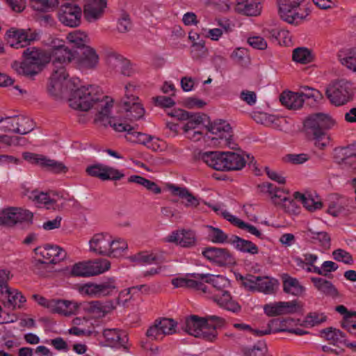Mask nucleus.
Returning <instances> with one entry per match:
<instances>
[{"instance_id": "1", "label": "nucleus", "mask_w": 356, "mask_h": 356, "mask_svg": "<svg viewBox=\"0 0 356 356\" xmlns=\"http://www.w3.org/2000/svg\"><path fill=\"white\" fill-rule=\"evenodd\" d=\"M45 44L47 47L46 53L54 65L48 90L52 95L60 97L72 85V81L67 79L65 67L75 59L76 51L70 49L65 46V41L57 37H49Z\"/></svg>"}, {"instance_id": "2", "label": "nucleus", "mask_w": 356, "mask_h": 356, "mask_svg": "<svg viewBox=\"0 0 356 356\" xmlns=\"http://www.w3.org/2000/svg\"><path fill=\"white\" fill-rule=\"evenodd\" d=\"M67 100L69 106L73 109L83 111L91 108L95 110V122H102L104 124L110 122L113 99L104 96L97 87L88 86L72 89Z\"/></svg>"}, {"instance_id": "3", "label": "nucleus", "mask_w": 356, "mask_h": 356, "mask_svg": "<svg viewBox=\"0 0 356 356\" xmlns=\"http://www.w3.org/2000/svg\"><path fill=\"white\" fill-rule=\"evenodd\" d=\"M88 246L90 252L112 258L122 257L128 250L125 240L113 237L108 232L93 234L88 241Z\"/></svg>"}, {"instance_id": "4", "label": "nucleus", "mask_w": 356, "mask_h": 356, "mask_svg": "<svg viewBox=\"0 0 356 356\" xmlns=\"http://www.w3.org/2000/svg\"><path fill=\"white\" fill-rule=\"evenodd\" d=\"M305 125L311 130L316 146L323 149L328 145L330 140L324 130L334 128L337 122L328 113H317L307 118Z\"/></svg>"}, {"instance_id": "5", "label": "nucleus", "mask_w": 356, "mask_h": 356, "mask_svg": "<svg viewBox=\"0 0 356 356\" xmlns=\"http://www.w3.org/2000/svg\"><path fill=\"white\" fill-rule=\"evenodd\" d=\"M220 321L221 319L216 316L207 318L191 316L186 319L184 330L192 336L213 341L217 337L216 326Z\"/></svg>"}, {"instance_id": "6", "label": "nucleus", "mask_w": 356, "mask_h": 356, "mask_svg": "<svg viewBox=\"0 0 356 356\" xmlns=\"http://www.w3.org/2000/svg\"><path fill=\"white\" fill-rule=\"evenodd\" d=\"M23 56V62L15 61L12 65L13 68L19 74L33 76L41 70L42 66L51 62L46 51H42L35 47L26 49Z\"/></svg>"}, {"instance_id": "7", "label": "nucleus", "mask_w": 356, "mask_h": 356, "mask_svg": "<svg viewBox=\"0 0 356 356\" xmlns=\"http://www.w3.org/2000/svg\"><path fill=\"white\" fill-rule=\"evenodd\" d=\"M34 253L38 260L34 270L41 276L46 275L43 270L49 267L48 264L59 263L66 257V252L63 248L52 244L39 246L34 249Z\"/></svg>"}, {"instance_id": "8", "label": "nucleus", "mask_w": 356, "mask_h": 356, "mask_svg": "<svg viewBox=\"0 0 356 356\" xmlns=\"http://www.w3.org/2000/svg\"><path fill=\"white\" fill-rule=\"evenodd\" d=\"M303 1L304 0H277L279 16L288 24L299 25L309 15V10L302 6Z\"/></svg>"}, {"instance_id": "9", "label": "nucleus", "mask_w": 356, "mask_h": 356, "mask_svg": "<svg viewBox=\"0 0 356 356\" xmlns=\"http://www.w3.org/2000/svg\"><path fill=\"white\" fill-rule=\"evenodd\" d=\"M210 144L215 147H230L233 143L230 124L222 120H215L206 125Z\"/></svg>"}, {"instance_id": "10", "label": "nucleus", "mask_w": 356, "mask_h": 356, "mask_svg": "<svg viewBox=\"0 0 356 356\" xmlns=\"http://www.w3.org/2000/svg\"><path fill=\"white\" fill-rule=\"evenodd\" d=\"M118 290L117 283L113 277H108L99 283L88 282L78 286L80 294L94 298L113 296Z\"/></svg>"}, {"instance_id": "11", "label": "nucleus", "mask_w": 356, "mask_h": 356, "mask_svg": "<svg viewBox=\"0 0 356 356\" xmlns=\"http://www.w3.org/2000/svg\"><path fill=\"white\" fill-rule=\"evenodd\" d=\"M25 195L38 207L52 210L65 209L70 202V200L64 199L58 195L51 197L48 193L39 191H27Z\"/></svg>"}, {"instance_id": "12", "label": "nucleus", "mask_w": 356, "mask_h": 356, "mask_svg": "<svg viewBox=\"0 0 356 356\" xmlns=\"http://www.w3.org/2000/svg\"><path fill=\"white\" fill-rule=\"evenodd\" d=\"M326 95L333 105L343 106L352 98V84L344 79L332 82L327 88Z\"/></svg>"}, {"instance_id": "13", "label": "nucleus", "mask_w": 356, "mask_h": 356, "mask_svg": "<svg viewBox=\"0 0 356 356\" xmlns=\"http://www.w3.org/2000/svg\"><path fill=\"white\" fill-rule=\"evenodd\" d=\"M243 284L249 291L271 295L277 291L279 282L272 277L249 275L243 279Z\"/></svg>"}, {"instance_id": "14", "label": "nucleus", "mask_w": 356, "mask_h": 356, "mask_svg": "<svg viewBox=\"0 0 356 356\" xmlns=\"http://www.w3.org/2000/svg\"><path fill=\"white\" fill-rule=\"evenodd\" d=\"M207 116L201 113H191L181 127L184 136L190 140L198 141L202 136V128L206 127Z\"/></svg>"}, {"instance_id": "15", "label": "nucleus", "mask_w": 356, "mask_h": 356, "mask_svg": "<svg viewBox=\"0 0 356 356\" xmlns=\"http://www.w3.org/2000/svg\"><path fill=\"white\" fill-rule=\"evenodd\" d=\"M137 86L133 83L125 85V97L123 99L124 108L129 113L127 117L131 120H138L145 113V109L138 100V98L133 95Z\"/></svg>"}, {"instance_id": "16", "label": "nucleus", "mask_w": 356, "mask_h": 356, "mask_svg": "<svg viewBox=\"0 0 356 356\" xmlns=\"http://www.w3.org/2000/svg\"><path fill=\"white\" fill-rule=\"evenodd\" d=\"M38 35L31 29H17L12 27L6 33V40L8 44L15 49H19L29 45L37 40Z\"/></svg>"}, {"instance_id": "17", "label": "nucleus", "mask_w": 356, "mask_h": 356, "mask_svg": "<svg viewBox=\"0 0 356 356\" xmlns=\"http://www.w3.org/2000/svg\"><path fill=\"white\" fill-rule=\"evenodd\" d=\"M83 13L81 8L75 3L63 4L58 12L59 22L65 26L76 28L81 23Z\"/></svg>"}, {"instance_id": "18", "label": "nucleus", "mask_w": 356, "mask_h": 356, "mask_svg": "<svg viewBox=\"0 0 356 356\" xmlns=\"http://www.w3.org/2000/svg\"><path fill=\"white\" fill-rule=\"evenodd\" d=\"M319 92L310 88H305V92H293L291 91L284 92L280 97L283 105L290 109H298L303 105L305 99H317Z\"/></svg>"}, {"instance_id": "19", "label": "nucleus", "mask_w": 356, "mask_h": 356, "mask_svg": "<svg viewBox=\"0 0 356 356\" xmlns=\"http://www.w3.org/2000/svg\"><path fill=\"white\" fill-rule=\"evenodd\" d=\"M33 213L19 207H8L0 212V222L8 226H13L19 222H31Z\"/></svg>"}, {"instance_id": "20", "label": "nucleus", "mask_w": 356, "mask_h": 356, "mask_svg": "<svg viewBox=\"0 0 356 356\" xmlns=\"http://www.w3.org/2000/svg\"><path fill=\"white\" fill-rule=\"evenodd\" d=\"M263 309L266 316L273 317L297 313L300 305L297 300L272 302L264 305Z\"/></svg>"}, {"instance_id": "21", "label": "nucleus", "mask_w": 356, "mask_h": 356, "mask_svg": "<svg viewBox=\"0 0 356 356\" xmlns=\"http://www.w3.org/2000/svg\"><path fill=\"white\" fill-rule=\"evenodd\" d=\"M23 158L31 164L46 168L55 173L65 172L67 170L63 163L54 159H50L43 155L31 152H24L23 154Z\"/></svg>"}, {"instance_id": "22", "label": "nucleus", "mask_w": 356, "mask_h": 356, "mask_svg": "<svg viewBox=\"0 0 356 356\" xmlns=\"http://www.w3.org/2000/svg\"><path fill=\"white\" fill-rule=\"evenodd\" d=\"M202 253L210 262L220 266L235 263L232 254L225 248L209 247L203 250Z\"/></svg>"}, {"instance_id": "23", "label": "nucleus", "mask_w": 356, "mask_h": 356, "mask_svg": "<svg viewBox=\"0 0 356 356\" xmlns=\"http://www.w3.org/2000/svg\"><path fill=\"white\" fill-rule=\"evenodd\" d=\"M165 241L172 243L182 248H190L197 244V235L191 229H177L172 232L165 238Z\"/></svg>"}, {"instance_id": "24", "label": "nucleus", "mask_w": 356, "mask_h": 356, "mask_svg": "<svg viewBox=\"0 0 356 356\" xmlns=\"http://www.w3.org/2000/svg\"><path fill=\"white\" fill-rule=\"evenodd\" d=\"M87 174L92 177H96L102 180H119L124 177V175L118 169L105 165L102 163L90 165L86 169Z\"/></svg>"}, {"instance_id": "25", "label": "nucleus", "mask_w": 356, "mask_h": 356, "mask_svg": "<svg viewBox=\"0 0 356 356\" xmlns=\"http://www.w3.org/2000/svg\"><path fill=\"white\" fill-rule=\"evenodd\" d=\"M264 0H236L232 9L234 12L246 16H259L263 9Z\"/></svg>"}, {"instance_id": "26", "label": "nucleus", "mask_w": 356, "mask_h": 356, "mask_svg": "<svg viewBox=\"0 0 356 356\" xmlns=\"http://www.w3.org/2000/svg\"><path fill=\"white\" fill-rule=\"evenodd\" d=\"M107 6V0H87L82 10L86 20L94 23L99 20Z\"/></svg>"}, {"instance_id": "27", "label": "nucleus", "mask_w": 356, "mask_h": 356, "mask_svg": "<svg viewBox=\"0 0 356 356\" xmlns=\"http://www.w3.org/2000/svg\"><path fill=\"white\" fill-rule=\"evenodd\" d=\"M203 276L201 274H186L179 275L172 280V284L175 288L188 287L204 291L205 286L202 283Z\"/></svg>"}, {"instance_id": "28", "label": "nucleus", "mask_w": 356, "mask_h": 356, "mask_svg": "<svg viewBox=\"0 0 356 356\" xmlns=\"http://www.w3.org/2000/svg\"><path fill=\"white\" fill-rule=\"evenodd\" d=\"M72 62L74 63L81 70L94 69L99 63V56L93 48L87 47L81 57L77 56L76 51L75 59Z\"/></svg>"}, {"instance_id": "29", "label": "nucleus", "mask_w": 356, "mask_h": 356, "mask_svg": "<svg viewBox=\"0 0 356 356\" xmlns=\"http://www.w3.org/2000/svg\"><path fill=\"white\" fill-rule=\"evenodd\" d=\"M219 307L232 312H238L241 309L239 304L232 298L227 290L214 291L210 298Z\"/></svg>"}, {"instance_id": "30", "label": "nucleus", "mask_w": 356, "mask_h": 356, "mask_svg": "<svg viewBox=\"0 0 356 356\" xmlns=\"http://www.w3.org/2000/svg\"><path fill=\"white\" fill-rule=\"evenodd\" d=\"M305 235L311 243L318 245L323 250L330 248L331 238L327 232L317 230L312 225H309L305 231Z\"/></svg>"}, {"instance_id": "31", "label": "nucleus", "mask_w": 356, "mask_h": 356, "mask_svg": "<svg viewBox=\"0 0 356 356\" xmlns=\"http://www.w3.org/2000/svg\"><path fill=\"white\" fill-rule=\"evenodd\" d=\"M167 190L173 196L179 197L186 200V207H197L200 205L201 200L193 195L186 187H180L172 184L166 185Z\"/></svg>"}, {"instance_id": "32", "label": "nucleus", "mask_w": 356, "mask_h": 356, "mask_svg": "<svg viewBox=\"0 0 356 356\" xmlns=\"http://www.w3.org/2000/svg\"><path fill=\"white\" fill-rule=\"evenodd\" d=\"M115 308L113 300L92 301L86 304L85 309L95 318L104 317Z\"/></svg>"}, {"instance_id": "33", "label": "nucleus", "mask_w": 356, "mask_h": 356, "mask_svg": "<svg viewBox=\"0 0 356 356\" xmlns=\"http://www.w3.org/2000/svg\"><path fill=\"white\" fill-rule=\"evenodd\" d=\"M255 120L257 122L280 131H284L288 128L289 123L285 118L278 117L266 113H258L255 115Z\"/></svg>"}, {"instance_id": "34", "label": "nucleus", "mask_w": 356, "mask_h": 356, "mask_svg": "<svg viewBox=\"0 0 356 356\" xmlns=\"http://www.w3.org/2000/svg\"><path fill=\"white\" fill-rule=\"evenodd\" d=\"M224 171L240 170L243 169L247 160L245 156L234 152H222Z\"/></svg>"}, {"instance_id": "35", "label": "nucleus", "mask_w": 356, "mask_h": 356, "mask_svg": "<svg viewBox=\"0 0 356 356\" xmlns=\"http://www.w3.org/2000/svg\"><path fill=\"white\" fill-rule=\"evenodd\" d=\"M163 254L159 250L142 252L128 257V259L136 265H149L161 261Z\"/></svg>"}, {"instance_id": "36", "label": "nucleus", "mask_w": 356, "mask_h": 356, "mask_svg": "<svg viewBox=\"0 0 356 356\" xmlns=\"http://www.w3.org/2000/svg\"><path fill=\"white\" fill-rule=\"evenodd\" d=\"M295 199L302 204L309 211H314L321 209L323 204L321 197L316 193L302 194L296 192L293 194Z\"/></svg>"}, {"instance_id": "37", "label": "nucleus", "mask_w": 356, "mask_h": 356, "mask_svg": "<svg viewBox=\"0 0 356 356\" xmlns=\"http://www.w3.org/2000/svg\"><path fill=\"white\" fill-rule=\"evenodd\" d=\"M51 312L64 316H70L75 314L79 308V304L72 300L53 299Z\"/></svg>"}, {"instance_id": "38", "label": "nucleus", "mask_w": 356, "mask_h": 356, "mask_svg": "<svg viewBox=\"0 0 356 356\" xmlns=\"http://www.w3.org/2000/svg\"><path fill=\"white\" fill-rule=\"evenodd\" d=\"M318 259L316 254L306 253L302 255V257H297L294 258V262L299 268L305 272L317 274V273H320L318 266H316Z\"/></svg>"}, {"instance_id": "39", "label": "nucleus", "mask_w": 356, "mask_h": 356, "mask_svg": "<svg viewBox=\"0 0 356 356\" xmlns=\"http://www.w3.org/2000/svg\"><path fill=\"white\" fill-rule=\"evenodd\" d=\"M106 346L112 348H119L124 346L127 341V334L117 329H106L103 332Z\"/></svg>"}, {"instance_id": "40", "label": "nucleus", "mask_w": 356, "mask_h": 356, "mask_svg": "<svg viewBox=\"0 0 356 356\" xmlns=\"http://www.w3.org/2000/svg\"><path fill=\"white\" fill-rule=\"evenodd\" d=\"M218 28H202L201 33L204 38L217 42L222 38L225 33L231 31V25L228 22L218 20Z\"/></svg>"}, {"instance_id": "41", "label": "nucleus", "mask_w": 356, "mask_h": 356, "mask_svg": "<svg viewBox=\"0 0 356 356\" xmlns=\"http://www.w3.org/2000/svg\"><path fill=\"white\" fill-rule=\"evenodd\" d=\"M283 282V291L293 296H300L305 291V287L299 280L288 274H283L282 276Z\"/></svg>"}, {"instance_id": "42", "label": "nucleus", "mask_w": 356, "mask_h": 356, "mask_svg": "<svg viewBox=\"0 0 356 356\" xmlns=\"http://www.w3.org/2000/svg\"><path fill=\"white\" fill-rule=\"evenodd\" d=\"M108 63L111 67L122 74L127 76L130 74V61L123 56L115 52L111 53L108 56Z\"/></svg>"}, {"instance_id": "43", "label": "nucleus", "mask_w": 356, "mask_h": 356, "mask_svg": "<svg viewBox=\"0 0 356 356\" xmlns=\"http://www.w3.org/2000/svg\"><path fill=\"white\" fill-rule=\"evenodd\" d=\"M223 217L241 229L245 230L259 238H263L262 232L255 226L243 221L229 212H223Z\"/></svg>"}, {"instance_id": "44", "label": "nucleus", "mask_w": 356, "mask_h": 356, "mask_svg": "<svg viewBox=\"0 0 356 356\" xmlns=\"http://www.w3.org/2000/svg\"><path fill=\"white\" fill-rule=\"evenodd\" d=\"M259 187L261 191L264 193H267L272 202L280 207L287 197L283 189L277 188L270 183H264Z\"/></svg>"}, {"instance_id": "45", "label": "nucleus", "mask_w": 356, "mask_h": 356, "mask_svg": "<svg viewBox=\"0 0 356 356\" xmlns=\"http://www.w3.org/2000/svg\"><path fill=\"white\" fill-rule=\"evenodd\" d=\"M229 243L239 252L257 254L259 252L258 247L250 241L241 238L237 236H232Z\"/></svg>"}, {"instance_id": "46", "label": "nucleus", "mask_w": 356, "mask_h": 356, "mask_svg": "<svg viewBox=\"0 0 356 356\" xmlns=\"http://www.w3.org/2000/svg\"><path fill=\"white\" fill-rule=\"evenodd\" d=\"M202 161L210 168L224 171L223 152H207L202 154Z\"/></svg>"}, {"instance_id": "47", "label": "nucleus", "mask_w": 356, "mask_h": 356, "mask_svg": "<svg viewBox=\"0 0 356 356\" xmlns=\"http://www.w3.org/2000/svg\"><path fill=\"white\" fill-rule=\"evenodd\" d=\"M87 263L89 277L103 274L109 270L111 266V261L104 258L88 260Z\"/></svg>"}, {"instance_id": "48", "label": "nucleus", "mask_w": 356, "mask_h": 356, "mask_svg": "<svg viewBox=\"0 0 356 356\" xmlns=\"http://www.w3.org/2000/svg\"><path fill=\"white\" fill-rule=\"evenodd\" d=\"M287 321L288 320L273 319L268 322L266 328L254 330V334L260 337L271 333L286 332L288 331V328L286 327Z\"/></svg>"}, {"instance_id": "49", "label": "nucleus", "mask_w": 356, "mask_h": 356, "mask_svg": "<svg viewBox=\"0 0 356 356\" xmlns=\"http://www.w3.org/2000/svg\"><path fill=\"white\" fill-rule=\"evenodd\" d=\"M311 280L315 288L321 293L332 298L339 296L337 289L331 282L321 277H312Z\"/></svg>"}, {"instance_id": "50", "label": "nucleus", "mask_w": 356, "mask_h": 356, "mask_svg": "<svg viewBox=\"0 0 356 356\" xmlns=\"http://www.w3.org/2000/svg\"><path fill=\"white\" fill-rule=\"evenodd\" d=\"M66 40L72 46L81 48L90 42V38L86 32L81 30H75L67 35Z\"/></svg>"}, {"instance_id": "51", "label": "nucleus", "mask_w": 356, "mask_h": 356, "mask_svg": "<svg viewBox=\"0 0 356 356\" xmlns=\"http://www.w3.org/2000/svg\"><path fill=\"white\" fill-rule=\"evenodd\" d=\"M26 298L17 289H10L4 298V305L13 309L21 308L26 302Z\"/></svg>"}, {"instance_id": "52", "label": "nucleus", "mask_w": 356, "mask_h": 356, "mask_svg": "<svg viewBox=\"0 0 356 356\" xmlns=\"http://www.w3.org/2000/svg\"><path fill=\"white\" fill-rule=\"evenodd\" d=\"M339 58L343 66L353 72L356 71V47L340 51Z\"/></svg>"}, {"instance_id": "53", "label": "nucleus", "mask_w": 356, "mask_h": 356, "mask_svg": "<svg viewBox=\"0 0 356 356\" xmlns=\"http://www.w3.org/2000/svg\"><path fill=\"white\" fill-rule=\"evenodd\" d=\"M206 229L208 238L212 243L218 244L229 243L230 238L220 228L207 225Z\"/></svg>"}, {"instance_id": "54", "label": "nucleus", "mask_w": 356, "mask_h": 356, "mask_svg": "<svg viewBox=\"0 0 356 356\" xmlns=\"http://www.w3.org/2000/svg\"><path fill=\"white\" fill-rule=\"evenodd\" d=\"M128 181L135 183L143 186L149 192L158 195L161 193V188L156 183L139 175H131L128 178Z\"/></svg>"}, {"instance_id": "55", "label": "nucleus", "mask_w": 356, "mask_h": 356, "mask_svg": "<svg viewBox=\"0 0 356 356\" xmlns=\"http://www.w3.org/2000/svg\"><path fill=\"white\" fill-rule=\"evenodd\" d=\"M63 273L66 276L88 277V268L87 261L74 264L72 266L65 268Z\"/></svg>"}, {"instance_id": "56", "label": "nucleus", "mask_w": 356, "mask_h": 356, "mask_svg": "<svg viewBox=\"0 0 356 356\" xmlns=\"http://www.w3.org/2000/svg\"><path fill=\"white\" fill-rule=\"evenodd\" d=\"M201 275L203 276V279L205 278L207 282L213 285V286L216 289L215 291L225 290L230 285L229 280L221 275Z\"/></svg>"}, {"instance_id": "57", "label": "nucleus", "mask_w": 356, "mask_h": 356, "mask_svg": "<svg viewBox=\"0 0 356 356\" xmlns=\"http://www.w3.org/2000/svg\"><path fill=\"white\" fill-rule=\"evenodd\" d=\"M312 52L306 47H298L293 51V60L300 64H308L312 62Z\"/></svg>"}, {"instance_id": "58", "label": "nucleus", "mask_w": 356, "mask_h": 356, "mask_svg": "<svg viewBox=\"0 0 356 356\" xmlns=\"http://www.w3.org/2000/svg\"><path fill=\"white\" fill-rule=\"evenodd\" d=\"M320 336L325 339L335 344L344 340V335L341 331L333 327H328L320 332Z\"/></svg>"}, {"instance_id": "59", "label": "nucleus", "mask_w": 356, "mask_h": 356, "mask_svg": "<svg viewBox=\"0 0 356 356\" xmlns=\"http://www.w3.org/2000/svg\"><path fill=\"white\" fill-rule=\"evenodd\" d=\"M332 257L335 261L347 265H352L354 263L352 254L347 250L342 248H337L334 250L332 252Z\"/></svg>"}, {"instance_id": "60", "label": "nucleus", "mask_w": 356, "mask_h": 356, "mask_svg": "<svg viewBox=\"0 0 356 356\" xmlns=\"http://www.w3.org/2000/svg\"><path fill=\"white\" fill-rule=\"evenodd\" d=\"M125 138L127 141L132 143L140 144L145 146L147 143L149 135L141 132L134 131L132 129L129 130L126 134Z\"/></svg>"}, {"instance_id": "61", "label": "nucleus", "mask_w": 356, "mask_h": 356, "mask_svg": "<svg viewBox=\"0 0 356 356\" xmlns=\"http://www.w3.org/2000/svg\"><path fill=\"white\" fill-rule=\"evenodd\" d=\"M146 336L152 340H161L165 337L159 319L149 327L146 332Z\"/></svg>"}, {"instance_id": "62", "label": "nucleus", "mask_w": 356, "mask_h": 356, "mask_svg": "<svg viewBox=\"0 0 356 356\" xmlns=\"http://www.w3.org/2000/svg\"><path fill=\"white\" fill-rule=\"evenodd\" d=\"M19 127L17 129V134H26L33 129L34 124L31 119L24 115H19Z\"/></svg>"}, {"instance_id": "63", "label": "nucleus", "mask_w": 356, "mask_h": 356, "mask_svg": "<svg viewBox=\"0 0 356 356\" xmlns=\"http://www.w3.org/2000/svg\"><path fill=\"white\" fill-rule=\"evenodd\" d=\"M31 5L35 10L47 12L56 6V0H34Z\"/></svg>"}, {"instance_id": "64", "label": "nucleus", "mask_w": 356, "mask_h": 356, "mask_svg": "<svg viewBox=\"0 0 356 356\" xmlns=\"http://www.w3.org/2000/svg\"><path fill=\"white\" fill-rule=\"evenodd\" d=\"M159 321L165 337L176 332L177 324L173 319L163 318Z\"/></svg>"}]
</instances>
